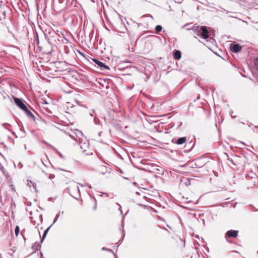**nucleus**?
Segmentation results:
<instances>
[{"label":"nucleus","mask_w":258,"mask_h":258,"mask_svg":"<svg viewBox=\"0 0 258 258\" xmlns=\"http://www.w3.org/2000/svg\"><path fill=\"white\" fill-rule=\"evenodd\" d=\"M55 151L57 153V154H58L61 157H62V155L58 151H57L56 149H55Z\"/></svg>","instance_id":"nucleus-21"},{"label":"nucleus","mask_w":258,"mask_h":258,"mask_svg":"<svg viewBox=\"0 0 258 258\" xmlns=\"http://www.w3.org/2000/svg\"><path fill=\"white\" fill-rule=\"evenodd\" d=\"M50 228V227H48L44 232L43 233V236H42V239H41V242H42L43 240V239L45 238V236H46L47 235V233L49 230Z\"/></svg>","instance_id":"nucleus-12"},{"label":"nucleus","mask_w":258,"mask_h":258,"mask_svg":"<svg viewBox=\"0 0 258 258\" xmlns=\"http://www.w3.org/2000/svg\"><path fill=\"white\" fill-rule=\"evenodd\" d=\"M59 214H58L56 215V216L55 218H56V219H58V218L59 217Z\"/></svg>","instance_id":"nucleus-23"},{"label":"nucleus","mask_w":258,"mask_h":258,"mask_svg":"<svg viewBox=\"0 0 258 258\" xmlns=\"http://www.w3.org/2000/svg\"><path fill=\"white\" fill-rule=\"evenodd\" d=\"M59 214H58L56 215V216L55 218H56V219H58V218L59 217Z\"/></svg>","instance_id":"nucleus-22"},{"label":"nucleus","mask_w":258,"mask_h":258,"mask_svg":"<svg viewBox=\"0 0 258 258\" xmlns=\"http://www.w3.org/2000/svg\"><path fill=\"white\" fill-rule=\"evenodd\" d=\"M76 103L78 104V105H79V106H82V107H84V108H86V106H83V105H82L81 104V102H80V101L76 100Z\"/></svg>","instance_id":"nucleus-17"},{"label":"nucleus","mask_w":258,"mask_h":258,"mask_svg":"<svg viewBox=\"0 0 258 258\" xmlns=\"http://www.w3.org/2000/svg\"><path fill=\"white\" fill-rule=\"evenodd\" d=\"M181 53L179 50H175L173 52V58L176 60H179L181 58Z\"/></svg>","instance_id":"nucleus-8"},{"label":"nucleus","mask_w":258,"mask_h":258,"mask_svg":"<svg viewBox=\"0 0 258 258\" xmlns=\"http://www.w3.org/2000/svg\"><path fill=\"white\" fill-rule=\"evenodd\" d=\"M40 247V245L39 243L36 242L34 243V244L32 246V248L35 249H37L38 248Z\"/></svg>","instance_id":"nucleus-14"},{"label":"nucleus","mask_w":258,"mask_h":258,"mask_svg":"<svg viewBox=\"0 0 258 258\" xmlns=\"http://www.w3.org/2000/svg\"><path fill=\"white\" fill-rule=\"evenodd\" d=\"M238 231L234 230H230L226 232L225 235V238L228 241V238H236L238 236Z\"/></svg>","instance_id":"nucleus-3"},{"label":"nucleus","mask_w":258,"mask_h":258,"mask_svg":"<svg viewBox=\"0 0 258 258\" xmlns=\"http://www.w3.org/2000/svg\"><path fill=\"white\" fill-rule=\"evenodd\" d=\"M230 49L233 52L237 53L242 49V46L239 44H232L230 45Z\"/></svg>","instance_id":"nucleus-5"},{"label":"nucleus","mask_w":258,"mask_h":258,"mask_svg":"<svg viewBox=\"0 0 258 258\" xmlns=\"http://www.w3.org/2000/svg\"><path fill=\"white\" fill-rule=\"evenodd\" d=\"M22 110L25 111V113L27 112V111L29 110L26 106V107H24V109H22Z\"/></svg>","instance_id":"nucleus-19"},{"label":"nucleus","mask_w":258,"mask_h":258,"mask_svg":"<svg viewBox=\"0 0 258 258\" xmlns=\"http://www.w3.org/2000/svg\"><path fill=\"white\" fill-rule=\"evenodd\" d=\"M57 220V219H56V218H55V219H54V221H53V223H54L56 221V220Z\"/></svg>","instance_id":"nucleus-24"},{"label":"nucleus","mask_w":258,"mask_h":258,"mask_svg":"<svg viewBox=\"0 0 258 258\" xmlns=\"http://www.w3.org/2000/svg\"><path fill=\"white\" fill-rule=\"evenodd\" d=\"M22 110L25 111V113L27 112V111L29 110L26 106V107H24V109H22Z\"/></svg>","instance_id":"nucleus-20"},{"label":"nucleus","mask_w":258,"mask_h":258,"mask_svg":"<svg viewBox=\"0 0 258 258\" xmlns=\"http://www.w3.org/2000/svg\"><path fill=\"white\" fill-rule=\"evenodd\" d=\"M22 110L25 111V113L27 112V111L29 110L26 106V107H24V109H22Z\"/></svg>","instance_id":"nucleus-18"},{"label":"nucleus","mask_w":258,"mask_h":258,"mask_svg":"<svg viewBox=\"0 0 258 258\" xmlns=\"http://www.w3.org/2000/svg\"><path fill=\"white\" fill-rule=\"evenodd\" d=\"M186 141V137H181L178 138V139H173L171 141V142L173 144H175L178 145H181L184 144Z\"/></svg>","instance_id":"nucleus-4"},{"label":"nucleus","mask_w":258,"mask_h":258,"mask_svg":"<svg viewBox=\"0 0 258 258\" xmlns=\"http://www.w3.org/2000/svg\"><path fill=\"white\" fill-rule=\"evenodd\" d=\"M92 60L93 62H94L97 65L99 66L101 68H104L106 69H109V67L106 66L103 62L102 61L97 60L95 58H93Z\"/></svg>","instance_id":"nucleus-7"},{"label":"nucleus","mask_w":258,"mask_h":258,"mask_svg":"<svg viewBox=\"0 0 258 258\" xmlns=\"http://www.w3.org/2000/svg\"><path fill=\"white\" fill-rule=\"evenodd\" d=\"M257 253H258V251H257Z\"/></svg>","instance_id":"nucleus-28"},{"label":"nucleus","mask_w":258,"mask_h":258,"mask_svg":"<svg viewBox=\"0 0 258 258\" xmlns=\"http://www.w3.org/2000/svg\"><path fill=\"white\" fill-rule=\"evenodd\" d=\"M253 63H254V66L255 68V69L257 70V71H258V57H256L254 60V62H253Z\"/></svg>","instance_id":"nucleus-13"},{"label":"nucleus","mask_w":258,"mask_h":258,"mask_svg":"<svg viewBox=\"0 0 258 258\" xmlns=\"http://www.w3.org/2000/svg\"><path fill=\"white\" fill-rule=\"evenodd\" d=\"M3 14H4V16H6V12H4L3 13Z\"/></svg>","instance_id":"nucleus-25"},{"label":"nucleus","mask_w":258,"mask_h":258,"mask_svg":"<svg viewBox=\"0 0 258 258\" xmlns=\"http://www.w3.org/2000/svg\"><path fill=\"white\" fill-rule=\"evenodd\" d=\"M95 202L96 203V200L94 199Z\"/></svg>","instance_id":"nucleus-27"},{"label":"nucleus","mask_w":258,"mask_h":258,"mask_svg":"<svg viewBox=\"0 0 258 258\" xmlns=\"http://www.w3.org/2000/svg\"><path fill=\"white\" fill-rule=\"evenodd\" d=\"M14 101L17 105L21 109H24L26 107V105L24 103L22 100L17 98H14Z\"/></svg>","instance_id":"nucleus-6"},{"label":"nucleus","mask_w":258,"mask_h":258,"mask_svg":"<svg viewBox=\"0 0 258 258\" xmlns=\"http://www.w3.org/2000/svg\"><path fill=\"white\" fill-rule=\"evenodd\" d=\"M27 184L30 187L31 186H32L33 187V188L35 189V191H37V190H36L37 185H36V183L34 181H33L30 180H27Z\"/></svg>","instance_id":"nucleus-9"},{"label":"nucleus","mask_w":258,"mask_h":258,"mask_svg":"<svg viewBox=\"0 0 258 258\" xmlns=\"http://www.w3.org/2000/svg\"><path fill=\"white\" fill-rule=\"evenodd\" d=\"M192 30L196 33L197 32L199 33L200 32V36L204 39H207L209 38V30L207 29V28L206 26H194L192 28ZM198 36H200L199 33L198 34Z\"/></svg>","instance_id":"nucleus-1"},{"label":"nucleus","mask_w":258,"mask_h":258,"mask_svg":"<svg viewBox=\"0 0 258 258\" xmlns=\"http://www.w3.org/2000/svg\"><path fill=\"white\" fill-rule=\"evenodd\" d=\"M96 205H95V207H94V209H96Z\"/></svg>","instance_id":"nucleus-26"},{"label":"nucleus","mask_w":258,"mask_h":258,"mask_svg":"<svg viewBox=\"0 0 258 258\" xmlns=\"http://www.w3.org/2000/svg\"><path fill=\"white\" fill-rule=\"evenodd\" d=\"M66 189L70 193V195L75 199L80 196V189L79 186L76 183H73L70 186L67 187Z\"/></svg>","instance_id":"nucleus-2"},{"label":"nucleus","mask_w":258,"mask_h":258,"mask_svg":"<svg viewBox=\"0 0 258 258\" xmlns=\"http://www.w3.org/2000/svg\"><path fill=\"white\" fill-rule=\"evenodd\" d=\"M26 114L30 118H32L34 121L35 120V117L33 115V114L30 111H27V112L26 113Z\"/></svg>","instance_id":"nucleus-10"},{"label":"nucleus","mask_w":258,"mask_h":258,"mask_svg":"<svg viewBox=\"0 0 258 258\" xmlns=\"http://www.w3.org/2000/svg\"><path fill=\"white\" fill-rule=\"evenodd\" d=\"M42 172L45 173V174L48 177V178L50 179H53L55 177V175L52 174H49L45 172L44 170H42Z\"/></svg>","instance_id":"nucleus-11"},{"label":"nucleus","mask_w":258,"mask_h":258,"mask_svg":"<svg viewBox=\"0 0 258 258\" xmlns=\"http://www.w3.org/2000/svg\"><path fill=\"white\" fill-rule=\"evenodd\" d=\"M20 229L19 227L18 226H17L15 228V232L16 236L18 235V234L19 233Z\"/></svg>","instance_id":"nucleus-16"},{"label":"nucleus","mask_w":258,"mask_h":258,"mask_svg":"<svg viewBox=\"0 0 258 258\" xmlns=\"http://www.w3.org/2000/svg\"><path fill=\"white\" fill-rule=\"evenodd\" d=\"M162 27L161 25H157L155 27V30L157 32H160L162 30Z\"/></svg>","instance_id":"nucleus-15"}]
</instances>
